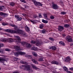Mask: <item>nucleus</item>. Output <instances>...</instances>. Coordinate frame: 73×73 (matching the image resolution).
Returning <instances> with one entry per match:
<instances>
[{
    "label": "nucleus",
    "mask_w": 73,
    "mask_h": 73,
    "mask_svg": "<svg viewBox=\"0 0 73 73\" xmlns=\"http://www.w3.org/2000/svg\"><path fill=\"white\" fill-rule=\"evenodd\" d=\"M13 73H19V71H15L14 72H13Z\"/></svg>",
    "instance_id": "55"
},
{
    "label": "nucleus",
    "mask_w": 73,
    "mask_h": 73,
    "mask_svg": "<svg viewBox=\"0 0 73 73\" xmlns=\"http://www.w3.org/2000/svg\"><path fill=\"white\" fill-rule=\"evenodd\" d=\"M14 57H13V58H12V60H13V61H14Z\"/></svg>",
    "instance_id": "62"
},
{
    "label": "nucleus",
    "mask_w": 73,
    "mask_h": 73,
    "mask_svg": "<svg viewBox=\"0 0 73 73\" xmlns=\"http://www.w3.org/2000/svg\"><path fill=\"white\" fill-rule=\"evenodd\" d=\"M49 49H52L53 50H56L57 49V48L55 46H50L49 47Z\"/></svg>",
    "instance_id": "10"
},
{
    "label": "nucleus",
    "mask_w": 73,
    "mask_h": 73,
    "mask_svg": "<svg viewBox=\"0 0 73 73\" xmlns=\"http://www.w3.org/2000/svg\"><path fill=\"white\" fill-rule=\"evenodd\" d=\"M39 17L40 18L42 17V16H41V14L40 13L39 14Z\"/></svg>",
    "instance_id": "54"
},
{
    "label": "nucleus",
    "mask_w": 73,
    "mask_h": 73,
    "mask_svg": "<svg viewBox=\"0 0 73 73\" xmlns=\"http://www.w3.org/2000/svg\"><path fill=\"white\" fill-rule=\"evenodd\" d=\"M70 70H71L72 71H73V68L72 67L71 68H70L69 69Z\"/></svg>",
    "instance_id": "53"
},
{
    "label": "nucleus",
    "mask_w": 73,
    "mask_h": 73,
    "mask_svg": "<svg viewBox=\"0 0 73 73\" xmlns=\"http://www.w3.org/2000/svg\"><path fill=\"white\" fill-rule=\"evenodd\" d=\"M3 45H4V44H3L1 43L0 44V48H1V47H3Z\"/></svg>",
    "instance_id": "49"
},
{
    "label": "nucleus",
    "mask_w": 73,
    "mask_h": 73,
    "mask_svg": "<svg viewBox=\"0 0 73 73\" xmlns=\"http://www.w3.org/2000/svg\"><path fill=\"white\" fill-rule=\"evenodd\" d=\"M32 49L33 50H37L38 49V48L37 47H33L32 48Z\"/></svg>",
    "instance_id": "24"
},
{
    "label": "nucleus",
    "mask_w": 73,
    "mask_h": 73,
    "mask_svg": "<svg viewBox=\"0 0 73 73\" xmlns=\"http://www.w3.org/2000/svg\"><path fill=\"white\" fill-rule=\"evenodd\" d=\"M26 66L25 65H23L20 67V69H24V68H25Z\"/></svg>",
    "instance_id": "29"
},
{
    "label": "nucleus",
    "mask_w": 73,
    "mask_h": 73,
    "mask_svg": "<svg viewBox=\"0 0 73 73\" xmlns=\"http://www.w3.org/2000/svg\"><path fill=\"white\" fill-rule=\"evenodd\" d=\"M25 29L26 31L27 32H29V31H30V29H29V28L27 26H26L25 27Z\"/></svg>",
    "instance_id": "17"
},
{
    "label": "nucleus",
    "mask_w": 73,
    "mask_h": 73,
    "mask_svg": "<svg viewBox=\"0 0 73 73\" xmlns=\"http://www.w3.org/2000/svg\"><path fill=\"white\" fill-rule=\"evenodd\" d=\"M26 47H28V48H30V47H31L32 46V45L30 44L29 43H28L27 42V44H26Z\"/></svg>",
    "instance_id": "19"
},
{
    "label": "nucleus",
    "mask_w": 73,
    "mask_h": 73,
    "mask_svg": "<svg viewBox=\"0 0 73 73\" xmlns=\"http://www.w3.org/2000/svg\"><path fill=\"white\" fill-rule=\"evenodd\" d=\"M63 68L64 70L65 71H66V72H67V71H68V68H66V66H64L63 67Z\"/></svg>",
    "instance_id": "30"
},
{
    "label": "nucleus",
    "mask_w": 73,
    "mask_h": 73,
    "mask_svg": "<svg viewBox=\"0 0 73 73\" xmlns=\"http://www.w3.org/2000/svg\"><path fill=\"white\" fill-rule=\"evenodd\" d=\"M0 15L2 16H3L4 17H5V16H8V14L5 13H3V12H1L0 13Z\"/></svg>",
    "instance_id": "11"
},
{
    "label": "nucleus",
    "mask_w": 73,
    "mask_h": 73,
    "mask_svg": "<svg viewBox=\"0 0 73 73\" xmlns=\"http://www.w3.org/2000/svg\"><path fill=\"white\" fill-rule=\"evenodd\" d=\"M71 59L70 58L69 56L67 57L65 59V61L66 62H69L70 61Z\"/></svg>",
    "instance_id": "13"
},
{
    "label": "nucleus",
    "mask_w": 73,
    "mask_h": 73,
    "mask_svg": "<svg viewBox=\"0 0 73 73\" xmlns=\"http://www.w3.org/2000/svg\"><path fill=\"white\" fill-rule=\"evenodd\" d=\"M37 5H39V6H42V4L39 2H38Z\"/></svg>",
    "instance_id": "38"
},
{
    "label": "nucleus",
    "mask_w": 73,
    "mask_h": 73,
    "mask_svg": "<svg viewBox=\"0 0 73 73\" xmlns=\"http://www.w3.org/2000/svg\"><path fill=\"white\" fill-rule=\"evenodd\" d=\"M63 37H65V36H66V35H65V34H63Z\"/></svg>",
    "instance_id": "58"
},
{
    "label": "nucleus",
    "mask_w": 73,
    "mask_h": 73,
    "mask_svg": "<svg viewBox=\"0 0 73 73\" xmlns=\"http://www.w3.org/2000/svg\"><path fill=\"white\" fill-rule=\"evenodd\" d=\"M5 50V51H11V50H10V49H8V48H6Z\"/></svg>",
    "instance_id": "44"
},
{
    "label": "nucleus",
    "mask_w": 73,
    "mask_h": 73,
    "mask_svg": "<svg viewBox=\"0 0 73 73\" xmlns=\"http://www.w3.org/2000/svg\"><path fill=\"white\" fill-rule=\"evenodd\" d=\"M14 61H16L18 60V58L16 57H14Z\"/></svg>",
    "instance_id": "36"
},
{
    "label": "nucleus",
    "mask_w": 73,
    "mask_h": 73,
    "mask_svg": "<svg viewBox=\"0 0 73 73\" xmlns=\"http://www.w3.org/2000/svg\"><path fill=\"white\" fill-rule=\"evenodd\" d=\"M2 20V19H1V18H0V21H1Z\"/></svg>",
    "instance_id": "61"
},
{
    "label": "nucleus",
    "mask_w": 73,
    "mask_h": 73,
    "mask_svg": "<svg viewBox=\"0 0 73 73\" xmlns=\"http://www.w3.org/2000/svg\"><path fill=\"white\" fill-rule=\"evenodd\" d=\"M22 15H23V16H26V14H22Z\"/></svg>",
    "instance_id": "60"
},
{
    "label": "nucleus",
    "mask_w": 73,
    "mask_h": 73,
    "mask_svg": "<svg viewBox=\"0 0 73 73\" xmlns=\"http://www.w3.org/2000/svg\"><path fill=\"white\" fill-rule=\"evenodd\" d=\"M21 64H25V65H27L28 63L25 61H21L20 62Z\"/></svg>",
    "instance_id": "16"
},
{
    "label": "nucleus",
    "mask_w": 73,
    "mask_h": 73,
    "mask_svg": "<svg viewBox=\"0 0 73 73\" xmlns=\"http://www.w3.org/2000/svg\"><path fill=\"white\" fill-rule=\"evenodd\" d=\"M3 6H0V11H3Z\"/></svg>",
    "instance_id": "42"
},
{
    "label": "nucleus",
    "mask_w": 73,
    "mask_h": 73,
    "mask_svg": "<svg viewBox=\"0 0 73 73\" xmlns=\"http://www.w3.org/2000/svg\"><path fill=\"white\" fill-rule=\"evenodd\" d=\"M4 61L7 62V60L6 59L0 57V62H2L4 64Z\"/></svg>",
    "instance_id": "7"
},
{
    "label": "nucleus",
    "mask_w": 73,
    "mask_h": 73,
    "mask_svg": "<svg viewBox=\"0 0 73 73\" xmlns=\"http://www.w3.org/2000/svg\"><path fill=\"white\" fill-rule=\"evenodd\" d=\"M31 60L33 62H34L35 64H37V62L36 61V60H35V59H32Z\"/></svg>",
    "instance_id": "23"
},
{
    "label": "nucleus",
    "mask_w": 73,
    "mask_h": 73,
    "mask_svg": "<svg viewBox=\"0 0 73 73\" xmlns=\"http://www.w3.org/2000/svg\"><path fill=\"white\" fill-rule=\"evenodd\" d=\"M43 15H44L45 19H46V20H49V19H48V17L47 16V15L45 13H43Z\"/></svg>",
    "instance_id": "20"
},
{
    "label": "nucleus",
    "mask_w": 73,
    "mask_h": 73,
    "mask_svg": "<svg viewBox=\"0 0 73 73\" xmlns=\"http://www.w3.org/2000/svg\"><path fill=\"white\" fill-rule=\"evenodd\" d=\"M14 48L16 50H17V51H19V50H20V48L19 46H14Z\"/></svg>",
    "instance_id": "12"
},
{
    "label": "nucleus",
    "mask_w": 73,
    "mask_h": 73,
    "mask_svg": "<svg viewBox=\"0 0 73 73\" xmlns=\"http://www.w3.org/2000/svg\"><path fill=\"white\" fill-rule=\"evenodd\" d=\"M45 32H46V31L45 30H43L42 32V33H43V34H44L45 33Z\"/></svg>",
    "instance_id": "50"
},
{
    "label": "nucleus",
    "mask_w": 73,
    "mask_h": 73,
    "mask_svg": "<svg viewBox=\"0 0 73 73\" xmlns=\"http://www.w3.org/2000/svg\"><path fill=\"white\" fill-rule=\"evenodd\" d=\"M9 41V42H12L13 41V39H11V38H10L8 40Z\"/></svg>",
    "instance_id": "45"
},
{
    "label": "nucleus",
    "mask_w": 73,
    "mask_h": 73,
    "mask_svg": "<svg viewBox=\"0 0 73 73\" xmlns=\"http://www.w3.org/2000/svg\"><path fill=\"white\" fill-rule=\"evenodd\" d=\"M51 64H55V61H52L51 62H50Z\"/></svg>",
    "instance_id": "51"
},
{
    "label": "nucleus",
    "mask_w": 73,
    "mask_h": 73,
    "mask_svg": "<svg viewBox=\"0 0 73 73\" xmlns=\"http://www.w3.org/2000/svg\"><path fill=\"white\" fill-rule=\"evenodd\" d=\"M21 54V55H25V53L23 52H17L14 53V55L15 56L17 57L18 55Z\"/></svg>",
    "instance_id": "4"
},
{
    "label": "nucleus",
    "mask_w": 73,
    "mask_h": 73,
    "mask_svg": "<svg viewBox=\"0 0 73 73\" xmlns=\"http://www.w3.org/2000/svg\"><path fill=\"white\" fill-rule=\"evenodd\" d=\"M22 20V18L20 17V18H19V19H17V21H21Z\"/></svg>",
    "instance_id": "41"
},
{
    "label": "nucleus",
    "mask_w": 73,
    "mask_h": 73,
    "mask_svg": "<svg viewBox=\"0 0 73 73\" xmlns=\"http://www.w3.org/2000/svg\"><path fill=\"white\" fill-rule=\"evenodd\" d=\"M52 8L54 9H58V6L56 4H52Z\"/></svg>",
    "instance_id": "6"
},
{
    "label": "nucleus",
    "mask_w": 73,
    "mask_h": 73,
    "mask_svg": "<svg viewBox=\"0 0 73 73\" xmlns=\"http://www.w3.org/2000/svg\"><path fill=\"white\" fill-rule=\"evenodd\" d=\"M25 69H26V70H30V67L26 66Z\"/></svg>",
    "instance_id": "28"
},
{
    "label": "nucleus",
    "mask_w": 73,
    "mask_h": 73,
    "mask_svg": "<svg viewBox=\"0 0 73 73\" xmlns=\"http://www.w3.org/2000/svg\"><path fill=\"white\" fill-rule=\"evenodd\" d=\"M66 41L67 42H71L72 41V37L70 36H66Z\"/></svg>",
    "instance_id": "3"
},
{
    "label": "nucleus",
    "mask_w": 73,
    "mask_h": 73,
    "mask_svg": "<svg viewBox=\"0 0 73 73\" xmlns=\"http://www.w3.org/2000/svg\"><path fill=\"white\" fill-rule=\"evenodd\" d=\"M50 17L51 19H54V17L53 16H51Z\"/></svg>",
    "instance_id": "48"
},
{
    "label": "nucleus",
    "mask_w": 73,
    "mask_h": 73,
    "mask_svg": "<svg viewBox=\"0 0 73 73\" xmlns=\"http://www.w3.org/2000/svg\"><path fill=\"white\" fill-rule=\"evenodd\" d=\"M44 27V25L43 24H41L40 25V29H42Z\"/></svg>",
    "instance_id": "37"
},
{
    "label": "nucleus",
    "mask_w": 73,
    "mask_h": 73,
    "mask_svg": "<svg viewBox=\"0 0 73 73\" xmlns=\"http://www.w3.org/2000/svg\"><path fill=\"white\" fill-rule=\"evenodd\" d=\"M10 25L11 27H14V29H15V30L14 31H18V29H19V28H17V27L15 26V25H13L12 24H10Z\"/></svg>",
    "instance_id": "5"
},
{
    "label": "nucleus",
    "mask_w": 73,
    "mask_h": 73,
    "mask_svg": "<svg viewBox=\"0 0 73 73\" xmlns=\"http://www.w3.org/2000/svg\"><path fill=\"white\" fill-rule=\"evenodd\" d=\"M59 43L60 44H61V45H63V46H65V44L62 41H60Z\"/></svg>",
    "instance_id": "22"
},
{
    "label": "nucleus",
    "mask_w": 73,
    "mask_h": 73,
    "mask_svg": "<svg viewBox=\"0 0 73 73\" xmlns=\"http://www.w3.org/2000/svg\"><path fill=\"white\" fill-rule=\"evenodd\" d=\"M32 66L33 68L35 69H36V70L37 69H38V68L37 67H36V66L35 65H33Z\"/></svg>",
    "instance_id": "27"
},
{
    "label": "nucleus",
    "mask_w": 73,
    "mask_h": 73,
    "mask_svg": "<svg viewBox=\"0 0 73 73\" xmlns=\"http://www.w3.org/2000/svg\"><path fill=\"white\" fill-rule=\"evenodd\" d=\"M73 43H71L70 44V46H72V45H73Z\"/></svg>",
    "instance_id": "63"
},
{
    "label": "nucleus",
    "mask_w": 73,
    "mask_h": 73,
    "mask_svg": "<svg viewBox=\"0 0 73 73\" xmlns=\"http://www.w3.org/2000/svg\"><path fill=\"white\" fill-rule=\"evenodd\" d=\"M21 44L23 46H25L27 44V42L25 41H23L21 42Z\"/></svg>",
    "instance_id": "14"
},
{
    "label": "nucleus",
    "mask_w": 73,
    "mask_h": 73,
    "mask_svg": "<svg viewBox=\"0 0 73 73\" xmlns=\"http://www.w3.org/2000/svg\"><path fill=\"white\" fill-rule=\"evenodd\" d=\"M42 21L43 23H45L46 24L47 23H48V21L44 20V19L42 20Z\"/></svg>",
    "instance_id": "25"
},
{
    "label": "nucleus",
    "mask_w": 73,
    "mask_h": 73,
    "mask_svg": "<svg viewBox=\"0 0 73 73\" xmlns=\"http://www.w3.org/2000/svg\"><path fill=\"white\" fill-rule=\"evenodd\" d=\"M49 40H52V41H53L54 40V38H49Z\"/></svg>",
    "instance_id": "43"
},
{
    "label": "nucleus",
    "mask_w": 73,
    "mask_h": 73,
    "mask_svg": "<svg viewBox=\"0 0 73 73\" xmlns=\"http://www.w3.org/2000/svg\"><path fill=\"white\" fill-rule=\"evenodd\" d=\"M69 25L68 24H65L64 25V27H65V28H69Z\"/></svg>",
    "instance_id": "32"
},
{
    "label": "nucleus",
    "mask_w": 73,
    "mask_h": 73,
    "mask_svg": "<svg viewBox=\"0 0 73 73\" xmlns=\"http://www.w3.org/2000/svg\"><path fill=\"white\" fill-rule=\"evenodd\" d=\"M10 5L11 6H13L15 5V3L13 2H11L10 3Z\"/></svg>",
    "instance_id": "39"
},
{
    "label": "nucleus",
    "mask_w": 73,
    "mask_h": 73,
    "mask_svg": "<svg viewBox=\"0 0 73 73\" xmlns=\"http://www.w3.org/2000/svg\"><path fill=\"white\" fill-rule=\"evenodd\" d=\"M32 1H33L35 5H37V4H38V2L36 1L35 0H32Z\"/></svg>",
    "instance_id": "18"
},
{
    "label": "nucleus",
    "mask_w": 73,
    "mask_h": 73,
    "mask_svg": "<svg viewBox=\"0 0 73 73\" xmlns=\"http://www.w3.org/2000/svg\"><path fill=\"white\" fill-rule=\"evenodd\" d=\"M30 21L31 22V23H32L33 24H36V21L35 20H31Z\"/></svg>",
    "instance_id": "34"
},
{
    "label": "nucleus",
    "mask_w": 73,
    "mask_h": 73,
    "mask_svg": "<svg viewBox=\"0 0 73 73\" xmlns=\"http://www.w3.org/2000/svg\"><path fill=\"white\" fill-rule=\"evenodd\" d=\"M2 25H7V24L5 23H2Z\"/></svg>",
    "instance_id": "52"
},
{
    "label": "nucleus",
    "mask_w": 73,
    "mask_h": 73,
    "mask_svg": "<svg viewBox=\"0 0 73 73\" xmlns=\"http://www.w3.org/2000/svg\"><path fill=\"white\" fill-rule=\"evenodd\" d=\"M61 14H62V15H65L66 14V12L63 11L61 12Z\"/></svg>",
    "instance_id": "47"
},
{
    "label": "nucleus",
    "mask_w": 73,
    "mask_h": 73,
    "mask_svg": "<svg viewBox=\"0 0 73 73\" xmlns=\"http://www.w3.org/2000/svg\"><path fill=\"white\" fill-rule=\"evenodd\" d=\"M15 18H16L17 19H19V18H20V16L18 15H15Z\"/></svg>",
    "instance_id": "26"
},
{
    "label": "nucleus",
    "mask_w": 73,
    "mask_h": 73,
    "mask_svg": "<svg viewBox=\"0 0 73 73\" xmlns=\"http://www.w3.org/2000/svg\"><path fill=\"white\" fill-rule=\"evenodd\" d=\"M35 44H36V45L37 46H38L40 44V42L39 41H37V42H36Z\"/></svg>",
    "instance_id": "31"
},
{
    "label": "nucleus",
    "mask_w": 73,
    "mask_h": 73,
    "mask_svg": "<svg viewBox=\"0 0 73 73\" xmlns=\"http://www.w3.org/2000/svg\"><path fill=\"white\" fill-rule=\"evenodd\" d=\"M55 64H56V65H58V64H59V62L56 61H55Z\"/></svg>",
    "instance_id": "46"
},
{
    "label": "nucleus",
    "mask_w": 73,
    "mask_h": 73,
    "mask_svg": "<svg viewBox=\"0 0 73 73\" xmlns=\"http://www.w3.org/2000/svg\"><path fill=\"white\" fill-rule=\"evenodd\" d=\"M15 37L16 38V44H20V41H21V39H20V37L17 36H15Z\"/></svg>",
    "instance_id": "2"
},
{
    "label": "nucleus",
    "mask_w": 73,
    "mask_h": 73,
    "mask_svg": "<svg viewBox=\"0 0 73 73\" xmlns=\"http://www.w3.org/2000/svg\"><path fill=\"white\" fill-rule=\"evenodd\" d=\"M28 8V6H25V8Z\"/></svg>",
    "instance_id": "57"
},
{
    "label": "nucleus",
    "mask_w": 73,
    "mask_h": 73,
    "mask_svg": "<svg viewBox=\"0 0 73 73\" xmlns=\"http://www.w3.org/2000/svg\"><path fill=\"white\" fill-rule=\"evenodd\" d=\"M39 61H44V58L42 57H40L38 59Z\"/></svg>",
    "instance_id": "21"
},
{
    "label": "nucleus",
    "mask_w": 73,
    "mask_h": 73,
    "mask_svg": "<svg viewBox=\"0 0 73 73\" xmlns=\"http://www.w3.org/2000/svg\"><path fill=\"white\" fill-rule=\"evenodd\" d=\"M31 43L32 44H36V41H35L33 40H31Z\"/></svg>",
    "instance_id": "35"
},
{
    "label": "nucleus",
    "mask_w": 73,
    "mask_h": 73,
    "mask_svg": "<svg viewBox=\"0 0 73 73\" xmlns=\"http://www.w3.org/2000/svg\"><path fill=\"white\" fill-rule=\"evenodd\" d=\"M21 9H23V10H25V8H23V7H21Z\"/></svg>",
    "instance_id": "59"
},
{
    "label": "nucleus",
    "mask_w": 73,
    "mask_h": 73,
    "mask_svg": "<svg viewBox=\"0 0 73 73\" xmlns=\"http://www.w3.org/2000/svg\"><path fill=\"white\" fill-rule=\"evenodd\" d=\"M7 32H9L11 33H17V34H21L23 36H27V34L24 31L21 30L19 29L17 31H15L13 30L7 29L6 30Z\"/></svg>",
    "instance_id": "1"
},
{
    "label": "nucleus",
    "mask_w": 73,
    "mask_h": 73,
    "mask_svg": "<svg viewBox=\"0 0 73 73\" xmlns=\"http://www.w3.org/2000/svg\"><path fill=\"white\" fill-rule=\"evenodd\" d=\"M3 29H2V28H0V31H1V30H2Z\"/></svg>",
    "instance_id": "64"
},
{
    "label": "nucleus",
    "mask_w": 73,
    "mask_h": 73,
    "mask_svg": "<svg viewBox=\"0 0 73 73\" xmlns=\"http://www.w3.org/2000/svg\"><path fill=\"white\" fill-rule=\"evenodd\" d=\"M32 54L34 56H35V57H37V54H36V53L35 52H32Z\"/></svg>",
    "instance_id": "33"
},
{
    "label": "nucleus",
    "mask_w": 73,
    "mask_h": 73,
    "mask_svg": "<svg viewBox=\"0 0 73 73\" xmlns=\"http://www.w3.org/2000/svg\"><path fill=\"white\" fill-rule=\"evenodd\" d=\"M64 30V27L61 26H59L58 28V31L60 32H61V31H62Z\"/></svg>",
    "instance_id": "8"
},
{
    "label": "nucleus",
    "mask_w": 73,
    "mask_h": 73,
    "mask_svg": "<svg viewBox=\"0 0 73 73\" xmlns=\"http://www.w3.org/2000/svg\"><path fill=\"white\" fill-rule=\"evenodd\" d=\"M20 1L22 2L23 3H27V2L25 1V0H20Z\"/></svg>",
    "instance_id": "40"
},
{
    "label": "nucleus",
    "mask_w": 73,
    "mask_h": 73,
    "mask_svg": "<svg viewBox=\"0 0 73 73\" xmlns=\"http://www.w3.org/2000/svg\"><path fill=\"white\" fill-rule=\"evenodd\" d=\"M26 57H27V58H28L29 59H31L32 58V56L31 55H25Z\"/></svg>",
    "instance_id": "15"
},
{
    "label": "nucleus",
    "mask_w": 73,
    "mask_h": 73,
    "mask_svg": "<svg viewBox=\"0 0 73 73\" xmlns=\"http://www.w3.org/2000/svg\"><path fill=\"white\" fill-rule=\"evenodd\" d=\"M1 41H2L3 42H7V41H8V39L4 38H2L0 39Z\"/></svg>",
    "instance_id": "9"
},
{
    "label": "nucleus",
    "mask_w": 73,
    "mask_h": 73,
    "mask_svg": "<svg viewBox=\"0 0 73 73\" xmlns=\"http://www.w3.org/2000/svg\"><path fill=\"white\" fill-rule=\"evenodd\" d=\"M67 72L68 73H72V72L70 71H67Z\"/></svg>",
    "instance_id": "56"
}]
</instances>
